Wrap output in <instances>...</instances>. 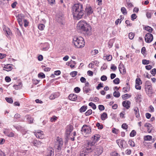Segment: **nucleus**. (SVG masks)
I'll use <instances>...</instances> for the list:
<instances>
[{
    "label": "nucleus",
    "instance_id": "64",
    "mask_svg": "<svg viewBox=\"0 0 156 156\" xmlns=\"http://www.w3.org/2000/svg\"><path fill=\"white\" fill-rule=\"evenodd\" d=\"M86 79L83 77H82L80 79V81L82 83H85L86 82Z\"/></svg>",
    "mask_w": 156,
    "mask_h": 156
},
{
    "label": "nucleus",
    "instance_id": "58",
    "mask_svg": "<svg viewBox=\"0 0 156 156\" xmlns=\"http://www.w3.org/2000/svg\"><path fill=\"white\" fill-rule=\"evenodd\" d=\"M98 108L100 111H102L105 109V107L102 105H99L98 106Z\"/></svg>",
    "mask_w": 156,
    "mask_h": 156
},
{
    "label": "nucleus",
    "instance_id": "47",
    "mask_svg": "<svg viewBox=\"0 0 156 156\" xmlns=\"http://www.w3.org/2000/svg\"><path fill=\"white\" fill-rule=\"evenodd\" d=\"M57 117L55 116H53L51 118L50 121L51 122H55L56 120H57Z\"/></svg>",
    "mask_w": 156,
    "mask_h": 156
},
{
    "label": "nucleus",
    "instance_id": "60",
    "mask_svg": "<svg viewBox=\"0 0 156 156\" xmlns=\"http://www.w3.org/2000/svg\"><path fill=\"white\" fill-rule=\"evenodd\" d=\"M111 69L113 71H115L117 69V67L114 64H112Z\"/></svg>",
    "mask_w": 156,
    "mask_h": 156
},
{
    "label": "nucleus",
    "instance_id": "55",
    "mask_svg": "<svg viewBox=\"0 0 156 156\" xmlns=\"http://www.w3.org/2000/svg\"><path fill=\"white\" fill-rule=\"evenodd\" d=\"M151 74L153 76H154L156 73V69L154 68L151 71Z\"/></svg>",
    "mask_w": 156,
    "mask_h": 156
},
{
    "label": "nucleus",
    "instance_id": "38",
    "mask_svg": "<svg viewBox=\"0 0 156 156\" xmlns=\"http://www.w3.org/2000/svg\"><path fill=\"white\" fill-rule=\"evenodd\" d=\"M136 135V131L134 130H133L130 133V136L131 137H133L134 136H135Z\"/></svg>",
    "mask_w": 156,
    "mask_h": 156
},
{
    "label": "nucleus",
    "instance_id": "5",
    "mask_svg": "<svg viewBox=\"0 0 156 156\" xmlns=\"http://www.w3.org/2000/svg\"><path fill=\"white\" fill-rule=\"evenodd\" d=\"M63 145V141L62 139L58 137L56 140L54 147L56 149V151L59 152L61 151L62 147Z\"/></svg>",
    "mask_w": 156,
    "mask_h": 156
},
{
    "label": "nucleus",
    "instance_id": "61",
    "mask_svg": "<svg viewBox=\"0 0 156 156\" xmlns=\"http://www.w3.org/2000/svg\"><path fill=\"white\" fill-rule=\"evenodd\" d=\"M17 4V2H15L13 3H12L11 5V6L12 8H15L16 7Z\"/></svg>",
    "mask_w": 156,
    "mask_h": 156
},
{
    "label": "nucleus",
    "instance_id": "53",
    "mask_svg": "<svg viewBox=\"0 0 156 156\" xmlns=\"http://www.w3.org/2000/svg\"><path fill=\"white\" fill-rule=\"evenodd\" d=\"M103 87V83H100L98 85V86L96 88L98 90H99L101 87Z\"/></svg>",
    "mask_w": 156,
    "mask_h": 156
},
{
    "label": "nucleus",
    "instance_id": "25",
    "mask_svg": "<svg viewBox=\"0 0 156 156\" xmlns=\"http://www.w3.org/2000/svg\"><path fill=\"white\" fill-rule=\"evenodd\" d=\"M64 18L62 16L58 15L57 16V20L60 23H62Z\"/></svg>",
    "mask_w": 156,
    "mask_h": 156
},
{
    "label": "nucleus",
    "instance_id": "28",
    "mask_svg": "<svg viewBox=\"0 0 156 156\" xmlns=\"http://www.w3.org/2000/svg\"><path fill=\"white\" fill-rule=\"evenodd\" d=\"M152 137L150 135H147L144 136V140L147 141L150 140L152 139Z\"/></svg>",
    "mask_w": 156,
    "mask_h": 156
},
{
    "label": "nucleus",
    "instance_id": "41",
    "mask_svg": "<svg viewBox=\"0 0 156 156\" xmlns=\"http://www.w3.org/2000/svg\"><path fill=\"white\" fill-rule=\"evenodd\" d=\"M142 63L144 65H147L149 64L150 61L146 59H143L142 60Z\"/></svg>",
    "mask_w": 156,
    "mask_h": 156
},
{
    "label": "nucleus",
    "instance_id": "48",
    "mask_svg": "<svg viewBox=\"0 0 156 156\" xmlns=\"http://www.w3.org/2000/svg\"><path fill=\"white\" fill-rule=\"evenodd\" d=\"M77 73L76 71H73L71 72L70 74L72 77H74L77 75Z\"/></svg>",
    "mask_w": 156,
    "mask_h": 156
},
{
    "label": "nucleus",
    "instance_id": "21",
    "mask_svg": "<svg viewBox=\"0 0 156 156\" xmlns=\"http://www.w3.org/2000/svg\"><path fill=\"white\" fill-rule=\"evenodd\" d=\"M20 115L19 114H16L14 116V120L16 121H20L21 120H20Z\"/></svg>",
    "mask_w": 156,
    "mask_h": 156
},
{
    "label": "nucleus",
    "instance_id": "29",
    "mask_svg": "<svg viewBox=\"0 0 156 156\" xmlns=\"http://www.w3.org/2000/svg\"><path fill=\"white\" fill-rule=\"evenodd\" d=\"M87 109V106H82L80 109V112H84Z\"/></svg>",
    "mask_w": 156,
    "mask_h": 156
},
{
    "label": "nucleus",
    "instance_id": "30",
    "mask_svg": "<svg viewBox=\"0 0 156 156\" xmlns=\"http://www.w3.org/2000/svg\"><path fill=\"white\" fill-rule=\"evenodd\" d=\"M91 90L90 89L89 87H83V90L84 92L87 93H88Z\"/></svg>",
    "mask_w": 156,
    "mask_h": 156
},
{
    "label": "nucleus",
    "instance_id": "43",
    "mask_svg": "<svg viewBox=\"0 0 156 156\" xmlns=\"http://www.w3.org/2000/svg\"><path fill=\"white\" fill-rule=\"evenodd\" d=\"M120 80L119 78H116L113 80V82L115 84H118L119 83Z\"/></svg>",
    "mask_w": 156,
    "mask_h": 156
},
{
    "label": "nucleus",
    "instance_id": "62",
    "mask_svg": "<svg viewBox=\"0 0 156 156\" xmlns=\"http://www.w3.org/2000/svg\"><path fill=\"white\" fill-rule=\"evenodd\" d=\"M107 66H106V64L105 63H104L103 65V66L101 67V70H103L106 69L107 68Z\"/></svg>",
    "mask_w": 156,
    "mask_h": 156
},
{
    "label": "nucleus",
    "instance_id": "34",
    "mask_svg": "<svg viewBox=\"0 0 156 156\" xmlns=\"http://www.w3.org/2000/svg\"><path fill=\"white\" fill-rule=\"evenodd\" d=\"M121 11L122 13L124 15L126 14L127 13L126 9L124 7H122L121 8Z\"/></svg>",
    "mask_w": 156,
    "mask_h": 156
},
{
    "label": "nucleus",
    "instance_id": "2",
    "mask_svg": "<svg viewBox=\"0 0 156 156\" xmlns=\"http://www.w3.org/2000/svg\"><path fill=\"white\" fill-rule=\"evenodd\" d=\"M77 29L79 32H83L84 34L87 35L91 34V27L85 21H80L77 24Z\"/></svg>",
    "mask_w": 156,
    "mask_h": 156
},
{
    "label": "nucleus",
    "instance_id": "36",
    "mask_svg": "<svg viewBox=\"0 0 156 156\" xmlns=\"http://www.w3.org/2000/svg\"><path fill=\"white\" fill-rule=\"evenodd\" d=\"M89 105L91 107L94 109H95L96 108L95 105L92 102H90L89 104Z\"/></svg>",
    "mask_w": 156,
    "mask_h": 156
},
{
    "label": "nucleus",
    "instance_id": "35",
    "mask_svg": "<svg viewBox=\"0 0 156 156\" xmlns=\"http://www.w3.org/2000/svg\"><path fill=\"white\" fill-rule=\"evenodd\" d=\"M120 94L119 91H115L113 93V96L116 98H118L120 96Z\"/></svg>",
    "mask_w": 156,
    "mask_h": 156
},
{
    "label": "nucleus",
    "instance_id": "3",
    "mask_svg": "<svg viewBox=\"0 0 156 156\" xmlns=\"http://www.w3.org/2000/svg\"><path fill=\"white\" fill-rule=\"evenodd\" d=\"M73 43L77 48H81L84 47L85 42L84 39L80 36H74L73 38Z\"/></svg>",
    "mask_w": 156,
    "mask_h": 156
},
{
    "label": "nucleus",
    "instance_id": "46",
    "mask_svg": "<svg viewBox=\"0 0 156 156\" xmlns=\"http://www.w3.org/2000/svg\"><path fill=\"white\" fill-rule=\"evenodd\" d=\"M134 34L133 33H130L129 34V38L131 39H133L134 37Z\"/></svg>",
    "mask_w": 156,
    "mask_h": 156
},
{
    "label": "nucleus",
    "instance_id": "13",
    "mask_svg": "<svg viewBox=\"0 0 156 156\" xmlns=\"http://www.w3.org/2000/svg\"><path fill=\"white\" fill-rule=\"evenodd\" d=\"M122 105L123 107H125L126 108L128 109L130 107V102L129 101H124L122 103Z\"/></svg>",
    "mask_w": 156,
    "mask_h": 156
},
{
    "label": "nucleus",
    "instance_id": "23",
    "mask_svg": "<svg viewBox=\"0 0 156 156\" xmlns=\"http://www.w3.org/2000/svg\"><path fill=\"white\" fill-rule=\"evenodd\" d=\"M44 47L42 48H41V50L42 51H46L48 50L49 48V44L48 43H46L44 44Z\"/></svg>",
    "mask_w": 156,
    "mask_h": 156
},
{
    "label": "nucleus",
    "instance_id": "15",
    "mask_svg": "<svg viewBox=\"0 0 156 156\" xmlns=\"http://www.w3.org/2000/svg\"><path fill=\"white\" fill-rule=\"evenodd\" d=\"M70 100L73 101H75L77 98V96L74 94H70L69 96Z\"/></svg>",
    "mask_w": 156,
    "mask_h": 156
},
{
    "label": "nucleus",
    "instance_id": "32",
    "mask_svg": "<svg viewBox=\"0 0 156 156\" xmlns=\"http://www.w3.org/2000/svg\"><path fill=\"white\" fill-rule=\"evenodd\" d=\"M131 95H129L128 94H126L122 95V98L124 100H125L127 98L130 97Z\"/></svg>",
    "mask_w": 156,
    "mask_h": 156
},
{
    "label": "nucleus",
    "instance_id": "42",
    "mask_svg": "<svg viewBox=\"0 0 156 156\" xmlns=\"http://www.w3.org/2000/svg\"><path fill=\"white\" fill-rule=\"evenodd\" d=\"M92 110L91 109L88 110L85 113V115L86 116H88L91 115L92 113Z\"/></svg>",
    "mask_w": 156,
    "mask_h": 156
},
{
    "label": "nucleus",
    "instance_id": "52",
    "mask_svg": "<svg viewBox=\"0 0 156 156\" xmlns=\"http://www.w3.org/2000/svg\"><path fill=\"white\" fill-rule=\"evenodd\" d=\"M122 128L124 129H127L128 128V126L126 123H123L122 125Z\"/></svg>",
    "mask_w": 156,
    "mask_h": 156
},
{
    "label": "nucleus",
    "instance_id": "59",
    "mask_svg": "<svg viewBox=\"0 0 156 156\" xmlns=\"http://www.w3.org/2000/svg\"><path fill=\"white\" fill-rule=\"evenodd\" d=\"M101 79L102 81H105L107 80V77L105 75H103L101 76Z\"/></svg>",
    "mask_w": 156,
    "mask_h": 156
},
{
    "label": "nucleus",
    "instance_id": "18",
    "mask_svg": "<svg viewBox=\"0 0 156 156\" xmlns=\"http://www.w3.org/2000/svg\"><path fill=\"white\" fill-rule=\"evenodd\" d=\"M100 137V135L99 134H95L94 135L93 137H92V138L94 140V142H96L97 141H98L99 138Z\"/></svg>",
    "mask_w": 156,
    "mask_h": 156
},
{
    "label": "nucleus",
    "instance_id": "9",
    "mask_svg": "<svg viewBox=\"0 0 156 156\" xmlns=\"http://www.w3.org/2000/svg\"><path fill=\"white\" fill-rule=\"evenodd\" d=\"M153 40V36L152 34L150 33H147L145 35V41L148 43L151 42Z\"/></svg>",
    "mask_w": 156,
    "mask_h": 156
},
{
    "label": "nucleus",
    "instance_id": "40",
    "mask_svg": "<svg viewBox=\"0 0 156 156\" xmlns=\"http://www.w3.org/2000/svg\"><path fill=\"white\" fill-rule=\"evenodd\" d=\"M96 126L98 127L99 129H101L103 128V126L102 124H101L99 123H97Z\"/></svg>",
    "mask_w": 156,
    "mask_h": 156
},
{
    "label": "nucleus",
    "instance_id": "51",
    "mask_svg": "<svg viewBox=\"0 0 156 156\" xmlns=\"http://www.w3.org/2000/svg\"><path fill=\"white\" fill-rule=\"evenodd\" d=\"M74 91L76 93H78L80 91V89L78 87H76L74 88Z\"/></svg>",
    "mask_w": 156,
    "mask_h": 156
},
{
    "label": "nucleus",
    "instance_id": "17",
    "mask_svg": "<svg viewBox=\"0 0 156 156\" xmlns=\"http://www.w3.org/2000/svg\"><path fill=\"white\" fill-rule=\"evenodd\" d=\"M134 111L135 112V114L136 118L140 117L139 109L137 107H134L133 108Z\"/></svg>",
    "mask_w": 156,
    "mask_h": 156
},
{
    "label": "nucleus",
    "instance_id": "56",
    "mask_svg": "<svg viewBox=\"0 0 156 156\" xmlns=\"http://www.w3.org/2000/svg\"><path fill=\"white\" fill-rule=\"evenodd\" d=\"M147 17L148 18H150L151 16V13L150 11L147 12L146 13Z\"/></svg>",
    "mask_w": 156,
    "mask_h": 156
},
{
    "label": "nucleus",
    "instance_id": "24",
    "mask_svg": "<svg viewBox=\"0 0 156 156\" xmlns=\"http://www.w3.org/2000/svg\"><path fill=\"white\" fill-rule=\"evenodd\" d=\"M119 68L120 72L122 70L123 73L126 72V70L124 68V65H121V64H120L119 65Z\"/></svg>",
    "mask_w": 156,
    "mask_h": 156
},
{
    "label": "nucleus",
    "instance_id": "57",
    "mask_svg": "<svg viewBox=\"0 0 156 156\" xmlns=\"http://www.w3.org/2000/svg\"><path fill=\"white\" fill-rule=\"evenodd\" d=\"M137 16H136V14H133L131 16V20H134L135 19H136Z\"/></svg>",
    "mask_w": 156,
    "mask_h": 156
},
{
    "label": "nucleus",
    "instance_id": "10",
    "mask_svg": "<svg viewBox=\"0 0 156 156\" xmlns=\"http://www.w3.org/2000/svg\"><path fill=\"white\" fill-rule=\"evenodd\" d=\"M17 19L20 25L22 27L23 23V22L25 20L24 19V16L21 14L19 15Z\"/></svg>",
    "mask_w": 156,
    "mask_h": 156
},
{
    "label": "nucleus",
    "instance_id": "33",
    "mask_svg": "<svg viewBox=\"0 0 156 156\" xmlns=\"http://www.w3.org/2000/svg\"><path fill=\"white\" fill-rule=\"evenodd\" d=\"M44 27L45 26L43 24H40L38 26V28L39 29L41 30H43L44 29Z\"/></svg>",
    "mask_w": 156,
    "mask_h": 156
},
{
    "label": "nucleus",
    "instance_id": "4",
    "mask_svg": "<svg viewBox=\"0 0 156 156\" xmlns=\"http://www.w3.org/2000/svg\"><path fill=\"white\" fill-rule=\"evenodd\" d=\"M145 88L147 94L149 97H151L153 93V91L152 84L150 81H146L145 83Z\"/></svg>",
    "mask_w": 156,
    "mask_h": 156
},
{
    "label": "nucleus",
    "instance_id": "37",
    "mask_svg": "<svg viewBox=\"0 0 156 156\" xmlns=\"http://www.w3.org/2000/svg\"><path fill=\"white\" fill-rule=\"evenodd\" d=\"M142 82L140 78H137L136 80V84H142Z\"/></svg>",
    "mask_w": 156,
    "mask_h": 156
},
{
    "label": "nucleus",
    "instance_id": "20",
    "mask_svg": "<svg viewBox=\"0 0 156 156\" xmlns=\"http://www.w3.org/2000/svg\"><path fill=\"white\" fill-rule=\"evenodd\" d=\"M54 150L52 148H50L48 150V154L46 156H53Z\"/></svg>",
    "mask_w": 156,
    "mask_h": 156
},
{
    "label": "nucleus",
    "instance_id": "26",
    "mask_svg": "<svg viewBox=\"0 0 156 156\" xmlns=\"http://www.w3.org/2000/svg\"><path fill=\"white\" fill-rule=\"evenodd\" d=\"M13 126L17 130L22 131L23 129V128L20 125Z\"/></svg>",
    "mask_w": 156,
    "mask_h": 156
},
{
    "label": "nucleus",
    "instance_id": "39",
    "mask_svg": "<svg viewBox=\"0 0 156 156\" xmlns=\"http://www.w3.org/2000/svg\"><path fill=\"white\" fill-rule=\"evenodd\" d=\"M38 77L41 78H44L45 77V74L43 73H40L38 75Z\"/></svg>",
    "mask_w": 156,
    "mask_h": 156
},
{
    "label": "nucleus",
    "instance_id": "12",
    "mask_svg": "<svg viewBox=\"0 0 156 156\" xmlns=\"http://www.w3.org/2000/svg\"><path fill=\"white\" fill-rule=\"evenodd\" d=\"M34 134L36 137L38 138L42 139L44 137V135L42 131L35 132Z\"/></svg>",
    "mask_w": 156,
    "mask_h": 156
},
{
    "label": "nucleus",
    "instance_id": "8",
    "mask_svg": "<svg viewBox=\"0 0 156 156\" xmlns=\"http://www.w3.org/2000/svg\"><path fill=\"white\" fill-rule=\"evenodd\" d=\"M31 144L32 146H35L37 147H43L44 146V144L39 140L34 139L31 142Z\"/></svg>",
    "mask_w": 156,
    "mask_h": 156
},
{
    "label": "nucleus",
    "instance_id": "1",
    "mask_svg": "<svg viewBox=\"0 0 156 156\" xmlns=\"http://www.w3.org/2000/svg\"><path fill=\"white\" fill-rule=\"evenodd\" d=\"M72 12L74 19L79 20L82 18L85 12L89 16L93 13V10L91 6H87L84 8L82 4L78 3L74 5Z\"/></svg>",
    "mask_w": 156,
    "mask_h": 156
},
{
    "label": "nucleus",
    "instance_id": "54",
    "mask_svg": "<svg viewBox=\"0 0 156 156\" xmlns=\"http://www.w3.org/2000/svg\"><path fill=\"white\" fill-rule=\"evenodd\" d=\"M71 132H69V131H66V138L68 139H69V136Z\"/></svg>",
    "mask_w": 156,
    "mask_h": 156
},
{
    "label": "nucleus",
    "instance_id": "27",
    "mask_svg": "<svg viewBox=\"0 0 156 156\" xmlns=\"http://www.w3.org/2000/svg\"><path fill=\"white\" fill-rule=\"evenodd\" d=\"M73 130V126L70 125H69L66 128V131H69V132H72V131Z\"/></svg>",
    "mask_w": 156,
    "mask_h": 156
},
{
    "label": "nucleus",
    "instance_id": "45",
    "mask_svg": "<svg viewBox=\"0 0 156 156\" xmlns=\"http://www.w3.org/2000/svg\"><path fill=\"white\" fill-rule=\"evenodd\" d=\"M128 144L131 147H134L135 146V144L134 141L132 140H129L128 141Z\"/></svg>",
    "mask_w": 156,
    "mask_h": 156
},
{
    "label": "nucleus",
    "instance_id": "50",
    "mask_svg": "<svg viewBox=\"0 0 156 156\" xmlns=\"http://www.w3.org/2000/svg\"><path fill=\"white\" fill-rule=\"evenodd\" d=\"M98 51L97 50L95 49L91 51V54L93 55H95L98 53Z\"/></svg>",
    "mask_w": 156,
    "mask_h": 156
},
{
    "label": "nucleus",
    "instance_id": "63",
    "mask_svg": "<svg viewBox=\"0 0 156 156\" xmlns=\"http://www.w3.org/2000/svg\"><path fill=\"white\" fill-rule=\"evenodd\" d=\"M5 81L7 82H9L11 80V78L8 76H6L5 78Z\"/></svg>",
    "mask_w": 156,
    "mask_h": 156
},
{
    "label": "nucleus",
    "instance_id": "16",
    "mask_svg": "<svg viewBox=\"0 0 156 156\" xmlns=\"http://www.w3.org/2000/svg\"><path fill=\"white\" fill-rule=\"evenodd\" d=\"M12 66L11 65L7 64L5 65L3 68V70L7 71H11L12 70Z\"/></svg>",
    "mask_w": 156,
    "mask_h": 156
},
{
    "label": "nucleus",
    "instance_id": "31",
    "mask_svg": "<svg viewBox=\"0 0 156 156\" xmlns=\"http://www.w3.org/2000/svg\"><path fill=\"white\" fill-rule=\"evenodd\" d=\"M58 97V96L55 94H51L49 97L50 99H54Z\"/></svg>",
    "mask_w": 156,
    "mask_h": 156
},
{
    "label": "nucleus",
    "instance_id": "49",
    "mask_svg": "<svg viewBox=\"0 0 156 156\" xmlns=\"http://www.w3.org/2000/svg\"><path fill=\"white\" fill-rule=\"evenodd\" d=\"M23 23H24V26L25 27H27L29 25V22L27 20L25 19L24 20Z\"/></svg>",
    "mask_w": 156,
    "mask_h": 156
},
{
    "label": "nucleus",
    "instance_id": "44",
    "mask_svg": "<svg viewBox=\"0 0 156 156\" xmlns=\"http://www.w3.org/2000/svg\"><path fill=\"white\" fill-rule=\"evenodd\" d=\"M5 99L7 102L10 103H13V100L11 98H6Z\"/></svg>",
    "mask_w": 156,
    "mask_h": 156
},
{
    "label": "nucleus",
    "instance_id": "19",
    "mask_svg": "<svg viewBox=\"0 0 156 156\" xmlns=\"http://www.w3.org/2000/svg\"><path fill=\"white\" fill-rule=\"evenodd\" d=\"M108 117L107 113L105 112H103L101 115V119L103 121L105 120Z\"/></svg>",
    "mask_w": 156,
    "mask_h": 156
},
{
    "label": "nucleus",
    "instance_id": "14",
    "mask_svg": "<svg viewBox=\"0 0 156 156\" xmlns=\"http://www.w3.org/2000/svg\"><path fill=\"white\" fill-rule=\"evenodd\" d=\"M4 30L5 31V33L6 36L8 38H10V36L12 35V33L11 30L9 28H6L4 29Z\"/></svg>",
    "mask_w": 156,
    "mask_h": 156
},
{
    "label": "nucleus",
    "instance_id": "11",
    "mask_svg": "<svg viewBox=\"0 0 156 156\" xmlns=\"http://www.w3.org/2000/svg\"><path fill=\"white\" fill-rule=\"evenodd\" d=\"M94 149L95 153L98 156L101 154L103 151V148L101 146H97Z\"/></svg>",
    "mask_w": 156,
    "mask_h": 156
},
{
    "label": "nucleus",
    "instance_id": "7",
    "mask_svg": "<svg viewBox=\"0 0 156 156\" xmlns=\"http://www.w3.org/2000/svg\"><path fill=\"white\" fill-rule=\"evenodd\" d=\"M94 142H89L86 145V147L84 148V150L87 153L91 152L95 149V146L94 145Z\"/></svg>",
    "mask_w": 156,
    "mask_h": 156
},
{
    "label": "nucleus",
    "instance_id": "22",
    "mask_svg": "<svg viewBox=\"0 0 156 156\" xmlns=\"http://www.w3.org/2000/svg\"><path fill=\"white\" fill-rule=\"evenodd\" d=\"M144 29L148 31L150 33L152 32L153 30V29L152 28L148 26H145Z\"/></svg>",
    "mask_w": 156,
    "mask_h": 156
},
{
    "label": "nucleus",
    "instance_id": "6",
    "mask_svg": "<svg viewBox=\"0 0 156 156\" xmlns=\"http://www.w3.org/2000/svg\"><path fill=\"white\" fill-rule=\"evenodd\" d=\"M81 131L85 137H87L91 133V127L90 126L84 125L82 128Z\"/></svg>",
    "mask_w": 156,
    "mask_h": 156
}]
</instances>
